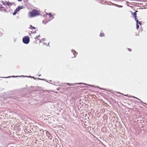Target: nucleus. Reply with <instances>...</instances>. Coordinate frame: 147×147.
<instances>
[{
    "label": "nucleus",
    "mask_w": 147,
    "mask_h": 147,
    "mask_svg": "<svg viewBox=\"0 0 147 147\" xmlns=\"http://www.w3.org/2000/svg\"><path fill=\"white\" fill-rule=\"evenodd\" d=\"M40 14V13L38 11L33 10L29 13V17L30 18H32L38 16Z\"/></svg>",
    "instance_id": "1"
},
{
    "label": "nucleus",
    "mask_w": 147,
    "mask_h": 147,
    "mask_svg": "<svg viewBox=\"0 0 147 147\" xmlns=\"http://www.w3.org/2000/svg\"><path fill=\"white\" fill-rule=\"evenodd\" d=\"M23 42L26 44L28 43L30 41L29 37L28 36H25L23 38Z\"/></svg>",
    "instance_id": "2"
},
{
    "label": "nucleus",
    "mask_w": 147,
    "mask_h": 147,
    "mask_svg": "<svg viewBox=\"0 0 147 147\" xmlns=\"http://www.w3.org/2000/svg\"><path fill=\"white\" fill-rule=\"evenodd\" d=\"M22 7L21 6H19L15 10L14 12L13 13V15H15L17 13V12H18L20 9H22Z\"/></svg>",
    "instance_id": "3"
},
{
    "label": "nucleus",
    "mask_w": 147,
    "mask_h": 147,
    "mask_svg": "<svg viewBox=\"0 0 147 147\" xmlns=\"http://www.w3.org/2000/svg\"><path fill=\"white\" fill-rule=\"evenodd\" d=\"M135 21L136 22V28L137 29H138L139 28V26L138 25V24H139L140 25L141 24L140 22H138V18L137 17H136V18H135Z\"/></svg>",
    "instance_id": "4"
},
{
    "label": "nucleus",
    "mask_w": 147,
    "mask_h": 147,
    "mask_svg": "<svg viewBox=\"0 0 147 147\" xmlns=\"http://www.w3.org/2000/svg\"><path fill=\"white\" fill-rule=\"evenodd\" d=\"M3 4L4 5H7L8 6H11V5H12L13 3H10V2H9L7 1V2H5L3 3Z\"/></svg>",
    "instance_id": "5"
},
{
    "label": "nucleus",
    "mask_w": 147,
    "mask_h": 147,
    "mask_svg": "<svg viewBox=\"0 0 147 147\" xmlns=\"http://www.w3.org/2000/svg\"><path fill=\"white\" fill-rule=\"evenodd\" d=\"M71 52L72 53H73L74 55L73 56H72V57L73 58L75 57L76 55H77V53H76V52L74 50H72Z\"/></svg>",
    "instance_id": "6"
},
{
    "label": "nucleus",
    "mask_w": 147,
    "mask_h": 147,
    "mask_svg": "<svg viewBox=\"0 0 147 147\" xmlns=\"http://www.w3.org/2000/svg\"><path fill=\"white\" fill-rule=\"evenodd\" d=\"M46 15H48L49 16V17L51 18V19L50 20H51L53 18V16L51 14V13H47L46 14Z\"/></svg>",
    "instance_id": "7"
},
{
    "label": "nucleus",
    "mask_w": 147,
    "mask_h": 147,
    "mask_svg": "<svg viewBox=\"0 0 147 147\" xmlns=\"http://www.w3.org/2000/svg\"><path fill=\"white\" fill-rule=\"evenodd\" d=\"M46 15H48L49 16V17L51 18V19L50 20H51L53 18V16L51 14V13H47L46 14Z\"/></svg>",
    "instance_id": "8"
},
{
    "label": "nucleus",
    "mask_w": 147,
    "mask_h": 147,
    "mask_svg": "<svg viewBox=\"0 0 147 147\" xmlns=\"http://www.w3.org/2000/svg\"><path fill=\"white\" fill-rule=\"evenodd\" d=\"M124 96H127L128 97H133L134 98H137V99H138V100H140L138 98H137L136 97L134 96H128V95H124Z\"/></svg>",
    "instance_id": "9"
},
{
    "label": "nucleus",
    "mask_w": 147,
    "mask_h": 147,
    "mask_svg": "<svg viewBox=\"0 0 147 147\" xmlns=\"http://www.w3.org/2000/svg\"><path fill=\"white\" fill-rule=\"evenodd\" d=\"M137 11H136L134 12V18H136L137 17V14L136 13V12H137Z\"/></svg>",
    "instance_id": "10"
},
{
    "label": "nucleus",
    "mask_w": 147,
    "mask_h": 147,
    "mask_svg": "<svg viewBox=\"0 0 147 147\" xmlns=\"http://www.w3.org/2000/svg\"><path fill=\"white\" fill-rule=\"evenodd\" d=\"M45 40V38L42 39L41 40H40V43L42 42L43 41H44Z\"/></svg>",
    "instance_id": "11"
},
{
    "label": "nucleus",
    "mask_w": 147,
    "mask_h": 147,
    "mask_svg": "<svg viewBox=\"0 0 147 147\" xmlns=\"http://www.w3.org/2000/svg\"><path fill=\"white\" fill-rule=\"evenodd\" d=\"M30 28L31 29H35L36 28L32 26H30Z\"/></svg>",
    "instance_id": "12"
},
{
    "label": "nucleus",
    "mask_w": 147,
    "mask_h": 147,
    "mask_svg": "<svg viewBox=\"0 0 147 147\" xmlns=\"http://www.w3.org/2000/svg\"><path fill=\"white\" fill-rule=\"evenodd\" d=\"M104 35V34L102 32H101L100 34V36L101 37L103 36Z\"/></svg>",
    "instance_id": "13"
},
{
    "label": "nucleus",
    "mask_w": 147,
    "mask_h": 147,
    "mask_svg": "<svg viewBox=\"0 0 147 147\" xmlns=\"http://www.w3.org/2000/svg\"><path fill=\"white\" fill-rule=\"evenodd\" d=\"M116 6H117L118 7H122V6H121V5H116Z\"/></svg>",
    "instance_id": "14"
},
{
    "label": "nucleus",
    "mask_w": 147,
    "mask_h": 147,
    "mask_svg": "<svg viewBox=\"0 0 147 147\" xmlns=\"http://www.w3.org/2000/svg\"><path fill=\"white\" fill-rule=\"evenodd\" d=\"M67 84L69 85H71L72 86H73L74 85L73 84H70V83H67Z\"/></svg>",
    "instance_id": "15"
},
{
    "label": "nucleus",
    "mask_w": 147,
    "mask_h": 147,
    "mask_svg": "<svg viewBox=\"0 0 147 147\" xmlns=\"http://www.w3.org/2000/svg\"><path fill=\"white\" fill-rule=\"evenodd\" d=\"M40 37V35H38V36H37L36 37H35V39H36V38H38L39 37Z\"/></svg>",
    "instance_id": "16"
},
{
    "label": "nucleus",
    "mask_w": 147,
    "mask_h": 147,
    "mask_svg": "<svg viewBox=\"0 0 147 147\" xmlns=\"http://www.w3.org/2000/svg\"><path fill=\"white\" fill-rule=\"evenodd\" d=\"M46 134L47 135H48V134H49L48 131H46Z\"/></svg>",
    "instance_id": "17"
},
{
    "label": "nucleus",
    "mask_w": 147,
    "mask_h": 147,
    "mask_svg": "<svg viewBox=\"0 0 147 147\" xmlns=\"http://www.w3.org/2000/svg\"><path fill=\"white\" fill-rule=\"evenodd\" d=\"M43 44L44 45H46L47 46V45H49V43H48V45H46V44L45 43H43Z\"/></svg>",
    "instance_id": "18"
},
{
    "label": "nucleus",
    "mask_w": 147,
    "mask_h": 147,
    "mask_svg": "<svg viewBox=\"0 0 147 147\" xmlns=\"http://www.w3.org/2000/svg\"><path fill=\"white\" fill-rule=\"evenodd\" d=\"M78 84H85V85H86V84H85V83H78Z\"/></svg>",
    "instance_id": "19"
},
{
    "label": "nucleus",
    "mask_w": 147,
    "mask_h": 147,
    "mask_svg": "<svg viewBox=\"0 0 147 147\" xmlns=\"http://www.w3.org/2000/svg\"><path fill=\"white\" fill-rule=\"evenodd\" d=\"M128 50L130 51H131V49H129V48H128Z\"/></svg>",
    "instance_id": "20"
},
{
    "label": "nucleus",
    "mask_w": 147,
    "mask_h": 147,
    "mask_svg": "<svg viewBox=\"0 0 147 147\" xmlns=\"http://www.w3.org/2000/svg\"><path fill=\"white\" fill-rule=\"evenodd\" d=\"M2 8L1 5L0 4V9Z\"/></svg>",
    "instance_id": "21"
},
{
    "label": "nucleus",
    "mask_w": 147,
    "mask_h": 147,
    "mask_svg": "<svg viewBox=\"0 0 147 147\" xmlns=\"http://www.w3.org/2000/svg\"><path fill=\"white\" fill-rule=\"evenodd\" d=\"M19 1H22V0H18Z\"/></svg>",
    "instance_id": "22"
},
{
    "label": "nucleus",
    "mask_w": 147,
    "mask_h": 147,
    "mask_svg": "<svg viewBox=\"0 0 147 147\" xmlns=\"http://www.w3.org/2000/svg\"><path fill=\"white\" fill-rule=\"evenodd\" d=\"M9 77H6V78H9Z\"/></svg>",
    "instance_id": "23"
},
{
    "label": "nucleus",
    "mask_w": 147,
    "mask_h": 147,
    "mask_svg": "<svg viewBox=\"0 0 147 147\" xmlns=\"http://www.w3.org/2000/svg\"><path fill=\"white\" fill-rule=\"evenodd\" d=\"M38 79H39V78H38ZM39 79L41 80L40 79ZM41 80H42V79H41Z\"/></svg>",
    "instance_id": "24"
}]
</instances>
